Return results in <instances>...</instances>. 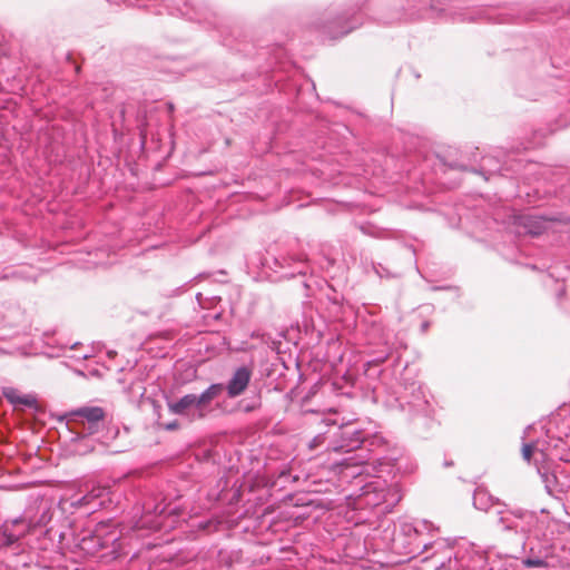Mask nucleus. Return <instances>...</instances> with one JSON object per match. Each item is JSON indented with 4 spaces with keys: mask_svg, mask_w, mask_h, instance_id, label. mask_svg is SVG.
Wrapping results in <instances>:
<instances>
[{
    "mask_svg": "<svg viewBox=\"0 0 570 570\" xmlns=\"http://www.w3.org/2000/svg\"><path fill=\"white\" fill-rule=\"evenodd\" d=\"M436 551L445 549L446 561H440L436 568L444 570H485L487 556L473 544L463 542L456 547L449 546L444 540L433 542Z\"/></svg>",
    "mask_w": 570,
    "mask_h": 570,
    "instance_id": "obj_1",
    "label": "nucleus"
},
{
    "mask_svg": "<svg viewBox=\"0 0 570 570\" xmlns=\"http://www.w3.org/2000/svg\"><path fill=\"white\" fill-rule=\"evenodd\" d=\"M224 389L222 383L212 384L199 395L186 394L177 401L168 402V409L170 413L186 416L191 421L203 419L207 415L210 403L223 393Z\"/></svg>",
    "mask_w": 570,
    "mask_h": 570,
    "instance_id": "obj_2",
    "label": "nucleus"
},
{
    "mask_svg": "<svg viewBox=\"0 0 570 570\" xmlns=\"http://www.w3.org/2000/svg\"><path fill=\"white\" fill-rule=\"evenodd\" d=\"M537 524V514L525 510L500 511L498 525L502 531L514 532L520 535L523 546L529 540L530 528Z\"/></svg>",
    "mask_w": 570,
    "mask_h": 570,
    "instance_id": "obj_3",
    "label": "nucleus"
},
{
    "mask_svg": "<svg viewBox=\"0 0 570 570\" xmlns=\"http://www.w3.org/2000/svg\"><path fill=\"white\" fill-rule=\"evenodd\" d=\"M564 444L558 443L550 444V442L546 440L524 443L522 446V458L528 462L533 458L538 473H541V470L549 468L550 461L556 459L566 460L560 451V448Z\"/></svg>",
    "mask_w": 570,
    "mask_h": 570,
    "instance_id": "obj_4",
    "label": "nucleus"
},
{
    "mask_svg": "<svg viewBox=\"0 0 570 570\" xmlns=\"http://www.w3.org/2000/svg\"><path fill=\"white\" fill-rule=\"evenodd\" d=\"M110 527V522L98 523L92 533L85 535L80 540V549L86 552L94 553L118 541L120 534L116 531V529L111 530Z\"/></svg>",
    "mask_w": 570,
    "mask_h": 570,
    "instance_id": "obj_5",
    "label": "nucleus"
},
{
    "mask_svg": "<svg viewBox=\"0 0 570 570\" xmlns=\"http://www.w3.org/2000/svg\"><path fill=\"white\" fill-rule=\"evenodd\" d=\"M548 469L541 470V473H539L547 492L556 498L561 494H570V472L566 471L561 465H557L551 473Z\"/></svg>",
    "mask_w": 570,
    "mask_h": 570,
    "instance_id": "obj_6",
    "label": "nucleus"
},
{
    "mask_svg": "<svg viewBox=\"0 0 570 570\" xmlns=\"http://www.w3.org/2000/svg\"><path fill=\"white\" fill-rule=\"evenodd\" d=\"M109 494V491L105 487H94L86 494L81 497H71L69 499H61L60 504L63 508L68 504L70 508L80 509V508H89L90 510H95L98 507H102L105 503L104 498Z\"/></svg>",
    "mask_w": 570,
    "mask_h": 570,
    "instance_id": "obj_7",
    "label": "nucleus"
},
{
    "mask_svg": "<svg viewBox=\"0 0 570 570\" xmlns=\"http://www.w3.org/2000/svg\"><path fill=\"white\" fill-rule=\"evenodd\" d=\"M72 421L82 425L81 433L94 434L96 433L104 420L105 412L99 406L81 407L72 412Z\"/></svg>",
    "mask_w": 570,
    "mask_h": 570,
    "instance_id": "obj_8",
    "label": "nucleus"
},
{
    "mask_svg": "<svg viewBox=\"0 0 570 570\" xmlns=\"http://www.w3.org/2000/svg\"><path fill=\"white\" fill-rule=\"evenodd\" d=\"M341 441L335 444H331L330 449L333 451H345L358 449L365 441L364 431L355 426V424L347 423L340 426Z\"/></svg>",
    "mask_w": 570,
    "mask_h": 570,
    "instance_id": "obj_9",
    "label": "nucleus"
},
{
    "mask_svg": "<svg viewBox=\"0 0 570 570\" xmlns=\"http://www.w3.org/2000/svg\"><path fill=\"white\" fill-rule=\"evenodd\" d=\"M553 430H557L559 442H562V438H570V414L567 407L562 406L552 414L547 433H553Z\"/></svg>",
    "mask_w": 570,
    "mask_h": 570,
    "instance_id": "obj_10",
    "label": "nucleus"
},
{
    "mask_svg": "<svg viewBox=\"0 0 570 570\" xmlns=\"http://www.w3.org/2000/svg\"><path fill=\"white\" fill-rule=\"evenodd\" d=\"M252 377V371L247 366L238 367L226 385L229 397H236L244 393Z\"/></svg>",
    "mask_w": 570,
    "mask_h": 570,
    "instance_id": "obj_11",
    "label": "nucleus"
},
{
    "mask_svg": "<svg viewBox=\"0 0 570 570\" xmlns=\"http://www.w3.org/2000/svg\"><path fill=\"white\" fill-rule=\"evenodd\" d=\"M386 495L387 491L385 489V483L377 479L363 487L361 498L366 505L375 507L385 502Z\"/></svg>",
    "mask_w": 570,
    "mask_h": 570,
    "instance_id": "obj_12",
    "label": "nucleus"
},
{
    "mask_svg": "<svg viewBox=\"0 0 570 570\" xmlns=\"http://www.w3.org/2000/svg\"><path fill=\"white\" fill-rule=\"evenodd\" d=\"M431 528H432V524L425 520L417 521L415 523H403L402 524V531L407 535H411L413 533L415 535L416 548L422 547V549L424 551H428L430 548L431 549L433 548L436 550V547L433 546V543H426L423 540H421L422 532L424 530L430 531Z\"/></svg>",
    "mask_w": 570,
    "mask_h": 570,
    "instance_id": "obj_13",
    "label": "nucleus"
},
{
    "mask_svg": "<svg viewBox=\"0 0 570 570\" xmlns=\"http://www.w3.org/2000/svg\"><path fill=\"white\" fill-rule=\"evenodd\" d=\"M4 397L14 406L32 407L36 404V399L31 395H20L14 389H7L3 391Z\"/></svg>",
    "mask_w": 570,
    "mask_h": 570,
    "instance_id": "obj_14",
    "label": "nucleus"
},
{
    "mask_svg": "<svg viewBox=\"0 0 570 570\" xmlns=\"http://www.w3.org/2000/svg\"><path fill=\"white\" fill-rule=\"evenodd\" d=\"M429 0H420V7L416 10H413L409 13L411 19H421V18H432L434 17V8L429 6Z\"/></svg>",
    "mask_w": 570,
    "mask_h": 570,
    "instance_id": "obj_15",
    "label": "nucleus"
},
{
    "mask_svg": "<svg viewBox=\"0 0 570 570\" xmlns=\"http://www.w3.org/2000/svg\"><path fill=\"white\" fill-rule=\"evenodd\" d=\"M345 469V476H360L368 471V465H360L358 463H352L351 459L344 460L342 463Z\"/></svg>",
    "mask_w": 570,
    "mask_h": 570,
    "instance_id": "obj_16",
    "label": "nucleus"
},
{
    "mask_svg": "<svg viewBox=\"0 0 570 570\" xmlns=\"http://www.w3.org/2000/svg\"><path fill=\"white\" fill-rule=\"evenodd\" d=\"M548 528V521L544 519H540L537 515V524L530 528L529 531V540L531 538L537 540H543L546 538V530Z\"/></svg>",
    "mask_w": 570,
    "mask_h": 570,
    "instance_id": "obj_17",
    "label": "nucleus"
},
{
    "mask_svg": "<svg viewBox=\"0 0 570 570\" xmlns=\"http://www.w3.org/2000/svg\"><path fill=\"white\" fill-rule=\"evenodd\" d=\"M490 497L484 490L478 489L473 495V504L479 510H488Z\"/></svg>",
    "mask_w": 570,
    "mask_h": 570,
    "instance_id": "obj_18",
    "label": "nucleus"
},
{
    "mask_svg": "<svg viewBox=\"0 0 570 570\" xmlns=\"http://www.w3.org/2000/svg\"><path fill=\"white\" fill-rule=\"evenodd\" d=\"M522 563L527 568H543L547 566V561L542 557H529L525 558Z\"/></svg>",
    "mask_w": 570,
    "mask_h": 570,
    "instance_id": "obj_19",
    "label": "nucleus"
},
{
    "mask_svg": "<svg viewBox=\"0 0 570 570\" xmlns=\"http://www.w3.org/2000/svg\"><path fill=\"white\" fill-rule=\"evenodd\" d=\"M51 518H52L51 509L47 508L42 511V513L39 517V519L37 520V522L33 524H30L29 528L30 527H46L50 522Z\"/></svg>",
    "mask_w": 570,
    "mask_h": 570,
    "instance_id": "obj_20",
    "label": "nucleus"
},
{
    "mask_svg": "<svg viewBox=\"0 0 570 570\" xmlns=\"http://www.w3.org/2000/svg\"><path fill=\"white\" fill-rule=\"evenodd\" d=\"M26 532H27V529H23L21 531L14 532L13 530H11L9 528L8 524L6 525V529H4V533H6L7 538H8V541L11 542V543L18 541L22 535L26 534Z\"/></svg>",
    "mask_w": 570,
    "mask_h": 570,
    "instance_id": "obj_21",
    "label": "nucleus"
},
{
    "mask_svg": "<svg viewBox=\"0 0 570 570\" xmlns=\"http://www.w3.org/2000/svg\"><path fill=\"white\" fill-rule=\"evenodd\" d=\"M110 3L115 4H127V6H135L139 0H107Z\"/></svg>",
    "mask_w": 570,
    "mask_h": 570,
    "instance_id": "obj_22",
    "label": "nucleus"
},
{
    "mask_svg": "<svg viewBox=\"0 0 570 570\" xmlns=\"http://www.w3.org/2000/svg\"><path fill=\"white\" fill-rule=\"evenodd\" d=\"M320 439H321V436H316V438H314V440L312 441V443L309 444V446H311L312 449L317 448V446L320 445Z\"/></svg>",
    "mask_w": 570,
    "mask_h": 570,
    "instance_id": "obj_23",
    "label": "nucleus"
},
{
    "mask_svg": "<svg viewBox=\"0 0 570 570\" xmlns=\"http://www.w3.org/2000/svg\"><path fill=\"white\" fill-rule=\"evenodd\" d=\"M165 512V508H160L159 505L155 507L154 513L160 515Z\"/></svg>",
    "mask_w": 570,
    "mask_h": 570,
    "instance_id": "obj_24",
    "label": "nucleus"
},
{
    "mask_svg": "<svg viewBox=\"0 0 570 570\" xmlns=\"http://www.w3.org/2000/svg\"><path fill=\"white\" fill-rule=\"evenodd\" d=\"M160 522L159 521H153L150 524H149V528H153V529H157L160 527Z\"/></svg>",
    "mask_w": 570,
    "mask_h": 570,
    "instance_id": "obj_25",
    "label": "nucleus"
},
{
    "mask_svg": "<svg viewBox=\"0 0 570 570\" xmlns=\"http://www.w3.org/2000/svg\"><path fill=\"white\" fill-rule=\"evenodd\" d=\"M529 233H530V234H533V235H538V234H540V233H541V229H540L539 227H538V228H530V229H529Z\"/></svg>",
    "mask_w": 570,
    "mask_h": 570,
    "instance_id": "obj_26",
    "label": "nucleus"
},
{
    "mask_svg": "<svg viewBox=\"0 0 570 570\" xmlns=\"http://www.w3.org/2000/svg\"><path fill=\"white\" fill-rule=\"evenodd\" d=\"M177 426H178V424L176 422H174V423L167 424L166 429L167 430H175Z\"/></svg>",
    "mask_w": 570,
    "mask_h": 570,
    "instance_id": "obj_27",
    "label": "nucleus"
},
{
    "mask_svg": "<svg viewBox=\"0 0 570 570\" xmlns=\"http://www.w3.org/2000/svg\"><path fill=\"white\" fill-rule=\"evenodd\" d=\"M24 521L23 520H20V519H16L14 521H12V525L16 527V525H20V524H23Z\"/></svg>",
    "mask_w": 570,
    "mask_h": 570,
    "instance_id": "obj_28",
    "label": "nucleus"
},
{
    "mask_svg": "<svg viewBox=\"0 0 570 570\" xmlns=\"http://www.w3.org/2000/svg\"><path fill=\"white\" fill-rule=\"evenodd\" d=\"M354 28H355V26H351V27H350V28H347L346 30L342 31V32H341V36L347 35V33H348V32H351Z\"/></svg>",
    "mask_w": 570,
    "mask_h": 570,
    "instance_id": "obj_29",
    "label": "nucleus"
},
{
    "mask_svg": "<svg viewBox=\"0 0 570 570\" xmlns=\"http://www.w3.org/2000/svg\"><path fill=\"white\" fill-rule=\"evenodd\" d=\"M428 327H429V323H428V322H424V323L422 324V331H423V332H425V331L428 330Z\"/></svg>",
    "mask_w": 570,
    "mask_h": 570,
    "instance_id": "obj_30",
    "label": "nucleus"
},
{
    "mask_svg": "<svg viewBox=\"0 0 570 570\" xmlns=\"http://www.w3.org/2000/svg\"><path fill=\"white\" fill-rule=\"evenodd\" d=\"M532 430V426H528L524 431V438L528 436L529 432Z\"/></svg>",
    "mask_w": 570,
    "mask_h": 570,
    "instance_id": "obj_31",
    "label": "nucleus"
},
{
    "mask_svg": "<svg viewBox=\"0 0 570 570\" xmlns=\"http://www.w3.org/2000/svg\"><path fill=\"white\" fill-rule=\"evenodd\" d=\"M525 220L527 223H524V225L528 227L529 226V223L532 222V217H525Z\"/></svg>",
    "mask_w": 570,
    "mask_h": 570,
    "instance_id": "obj_32",
    "label": "nucleus"
},
{
    "mask_svg": "<svg viewBox=\"0 0 570 570\" xmlns=\"http://www.w3.org/2000/svg\"><path fill=\"white\" fill-rule=\"evenodd\" d=\"M88 357H89V355H88V354H82V355H81V358H83V360H86V358H88Z\"/></svg>",
    "mask_w": 570,
    "mask_h": 570,
    "instance_id": "obj_33",
    "label": "nucleus"
},
{
    "mask_svg": "<svg viewBox=\"0 0 570 570\" xmlns=\"http://www.w3.org/2000/svg\"><path fill=\"white\" fill-rule=\"evenodd\" d=\"M419 7H420V1L417 2V4H414V8L419 9Z\"/></svg>",
    "mask_w": 570,
    "mask_h": 570,
    "instance_id": "obj_34",
    "label": "nucleus"
},
{
    "mask_svg": "<svg viewBox=\"0 0 570 570\" xmlns=\"http://www.w3.org/2000/svg\"><path fill=\"white\" fill-rule=\"evenodd\" d=\"M275 263L278 264V259H275ZM279 266L283 267V264L279 263Z\"/></svg>",
    "mask_w": 570,
    "mask_h": 570,
    "instance_id": "obj_35",
    "label": "nucleus"
},
{
    "mask_svg": "<svg viewBox=\"0 0 570 570\" xmlns=\"http://www.w3.org/2000/svg\"><path fill=\"white\" fill-rule=\"evenodd\" d=\"M566 497H569V498H570V493H569V494H566Z\"/></svg>",
    "mask_w": 570,
    "mask_h": 570,
    "instance_id": "obj_36",
    "label": "nucleus"
}]
</instances>
